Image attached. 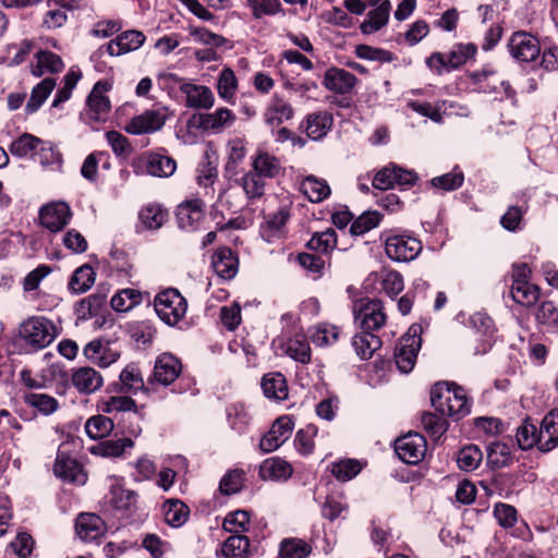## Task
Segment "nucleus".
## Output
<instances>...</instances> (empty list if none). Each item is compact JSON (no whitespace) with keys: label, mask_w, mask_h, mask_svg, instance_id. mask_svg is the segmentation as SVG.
Masks as SVG:
<instances>
[{"label":"nucleus","mask_w":558,"mask_h":558,"mask_svg":"<svg viewBox=\"0 0 558 558\" xmlns=\"http://www.w3.org/2000/svg\"><path fill=\"white\" fill-rule=\"evenodd\" d=\"M215 272L222 279L230 280L238 274V256L227 246L219 247L211 257Z\"/></svg>","instance_id":"nucleus-24"},{"label":"nucleus","mask_w":558,"mask_h":558,"mask_svg":"<svg viewBox=\"0 0 558 558\" xmlns=\"http://www.w3.org/2000/svg\"><path fill=\"white\" fill-rule=\"evenodd\" d=\"M430 402L437 412L457 421L471 412V402L465 390L454 384H436L430 390Z\"/></svg>","instance_id":"nucleus-1"},{"label":"nucleus","mask_w":558,"mask_h":558,"mask_svg":"<svg viewBox=\"0 0 558 558\" xmlns=\"http://www.w3.org/2000/svg\"><path fill=\"white\" fill-rule=\"evenodd\" d=\"M78 537L85 542L100 538L106 532L104 520L95 513H81L75 522Z\"/></svg>","instance_id":"nucleus-22"},{"label":"nucleus","mask_w":558,"mask_h":558,"mask_svg":"<svg viewBox=\"0 0 558 558\" xmlns=\"http://www.w3.org/2000/svg\"><path fill=\"white\" fill-rule=\"evenodd\" d=\"M341 335V329L332 324L322 323L311 331L312 342L317 347H328L336 343Z\"/></svg>","instance_id":"nucleus-46"},{"label":"nucleus","mask_w":558,"mask_h":558,"mask_svg":"<svg viewBox=\"0 0 558 558\" xmlns=\"http://www.w3.org/2000/svg\"><path fill=\"white\" fill-rule=\"evenodd\" d=\"M196 172L197 184L205 190L204 196L211 198L215 193L213 185L218 177L217 168L211 162H204L198 166Z\"/></svg>","instance_id":"nucleus-59"},{"label":"nucleus","mask_w":558,"mask_h":558,"mask_svg":"<svg viewBox=\"0 0 558 558\" xmlns=\"http://www.w3.org/2000/svg\"><path fill=\"white\" fill-rule=\"evenodd\" d=\"M96 272L88 264H84L70 278L69 290L75 294L84 293L92 288L95 282Z\"/></svg>","instance_id":"nucleus-38"},{"label":"nucleus","mask_w":558,"mask_h":558,"mask_svg":"<svg viewBox=\"0 0 558 558\" xmlns=\"http://www.w3.org/2000/svg\"><path fill=\"white\" fill-rule=\"evenodd\" d=\"M180 90L186 97L187 107L209 109L214 105V94L207 86L184 83L180 86Z\"/></svg>","instance_id":"nucleus-28"},{"label":"nucleus","mask_w":558,"mask_h":558,"mask_svg":"<svg viewBox=\"0 0 558 558\" xmlns=\"http://www.w3.org/2000/svg\"><path fill=\"white\" fill-rule=\"evenodd\" d=\"M294 422L289 415L278 417L270 429L262 437L259 448L264 453L272 452L283 445L292 435Z\"/></svg>","instance_id":"nucleus-14"},{"label":"nucleus","mask_w":558,"mask_h":558,"mask_svg":"<svg viewBox=\"0 0 558 558\" xmlns=\"http://www.w3.org/2000/svg\"><path fill=\"white\" fill-rule=\"evenodd\" d=\"M312 553V547L305 541L296 537H287L280 542V558H305Z\"/></svg>","instance_id":"nucleus-47"},{"label":"nucleus","mask_w":558,"mask_h":558,"mask_svg":"<svg viewBox=\"0 0 558 558\" xmlns=\"http://www.w3.org/2000/svg\"><path fill=\"white\" fill-rule=\"evenodd\" d=\"M487 461L495 469L509 465L512 462L510 447L500 441L489 444L487 447Z\"/></svg>","instance_id":"nucleus-51"},{"label":"nucleus","mask_w":558,"mask_h":558,"mask_svg":"<svg viewBox=\"0 0 558 558\" xmlns=\"http://www.w3.org/2000/svg\"><path fill=\"white\" fill-rule=\"evenodd\" d=\"M294 110L284 98L274 95L264 112V121L270 126H279L293 118Z\"/></svg>","instance_id":"nucleus-26"},{"label":"nucleus","mask_w":558,"mask_h":558,"mask_svg":"<svg viewBox=\"0 0 558 558\" xmlns=\"http://www.w3.org/2000/svg\"><path fill=\"white\" fill-rule=\"evenodd\" d=\"M143 300L142 292L136 289H122L110 301L111 307L117 312H128L138 305Z\"/></svg>","instance_id":"nucleus-48"},{"label":"nucleus","mask_w":558,"mask_h":558,"mask_svg":"<svg viewBox=\"0 0 558 558\" xmlns=\"http://www.w3.org/2000/svg\"><path fill=\"white\" fill-rule=\"evenodd\" d=\"M220 554L225 558H248L251 555V543L243 534H232L220 547Z\"/></svg>","instance_id":"nucleus-34"},{"label":"nucleus","mask_w":558,"mask_h":558,"mask_svg":"<svg viewBox=\"0 0 558 558\" xmlns=\"http://www.w3.org/2000/svg\"><path fill=\"white\" fill-rule=\"evenodd\" d=\"M463 181V172L458 168H454L451 172L433 178L430 180V185L434 189L440 190L442 192H450L461 187Z\"/></svg>","instance_id":"nucleus-57"},{"label":"nucleus","mask_w":558,"mask_h":558,"mask_svg":"<svg viewBox=\"0 0 558 558\" xmlns=\"http://www.w3.org/2000/svg\"><path fill=\"white\" fill-rule=\"evenodd\" d=\"M53 472L58 477L76 484H84L87 478L77 460L63 451L57 453Z\"/></svg>","instance_id":"nucleus-20"},{"label":"nucleus","mask_w":558,"mask_h":558,"mask_svg":"<svg viewBox=\"0 0 558 558\" xmlns=\"http://www.w3.org/2000/svg\"><path fill=\"white\" fill-rule=\"evenodd\" d=\"M154 307L162 322L174 326L185 316L187 302L177 289L169 288L156 295Z\"/></svg>","instance_id":"nucleus-5"},{"label":"nucleus","mask_w":558,"mask_h":558,"mask_svg":"<svg viewBox=\"0 0 558 558\" xmlns=\"http://www.w3.org/2000/svg\"><path fill=\"white\" fill-rule=\"evenodd\" d=\"M36 62L31 65L34 76L40 77L45 74H56L64 69V62L60 56L49 50H39L35 54Z\"/></svg>","instance_id":"nucleus-27"},{"label":"nucleus","mask_w":558,"mask_h":558,"mask_svg":"<svg viewBox=\"0 0 558 558\" xmlns=\"http://www.w3.org/2000/svg\"><path fill=\"white\" fill-rule=\"evenodd\" d=\"M251 167V170L267 180L279 177L283 171L280 159L263 149H258L252 157Z\"/></svg>","instance_id":"nucleus-23"},{"label":"nucleus","mask_w":558,"mask_h":558,"mask_svg":"<svg viewBox=\"0 0 558 558\" xmlns=\"http://www.w3.org/2000/svg\"><path fill=\"white\" fill-rule=\"evenodd\" d=\"M23 401L43 415H50L59 409L58 400L47 393L28 392L23 396Z\"/></svg>","instance_id":"nucleus-45"},{"label":"nucleus","mask_w":558,"mask_h":558,"mask_svg":"<svg viewBox=\"0 0 558 558\" xmlns=\"http://www.w3.org/2000/svg\"><path fill=\"white\" fill-rule=\"evenodd\" d=\"M138 217L146 229L157 230L167 221L168 211L158 204H148L141 209Z\"/></svg>","instance_id":"nucleus-43"},{"label":"nucleus","mask_w":558,"mask_h":558,"mask_svg":"<svg viewBox=\"0 0 558 558\" xmlns=\"http://www.w3.org/2000/svg\"><path fill=\"white\" fill-rule=\"evenodd\" d=\"M333 124L332 116L327 111L310 113L306 117V134L314 141L327 135Z\"/></svg>","instance_id":"nucleus-30"},{"label":"nucleus","mask_w":558,"mask_h":558,"mask_svg":"<svg viewBox=\"0 0 558 558\" xmlns=\"http://www.w3.org/2000/svg\"><path fill=\"white\" fill-rule=\"evenodd\" d=\"M288 356L302 364L311 362V348L304 336L291 338L286 343Z\"/></svg>","instance_id":"nucleus-52"},{"label":"nucleus","mask_w":558,"mask_h":558,"mask_svg":"<svg viewBox=\"0 0 558 558\" xmlns=\"http://www.w3.org/2000/svg\"><path fill=\"white\" fill-rule=\"evenodd\" d=\"M71 217L70 206L61 201L51 202L39 209L40 225L53 233L61 231L68 226Z\"/></svg>","instance_id":"nucleus-13"},{"label":"nucleus","mask_w":558,"mask_h":558,"mask_svg":"<svg viewBox=\"0 0 558 558\" xmlns=\"http://www.w3.org/2000/svg\"><path fill=\"white\" fill-rule=\"evenodd\" d=\"M83 353L87 360L100 367H108L120 357V352L111 348L109 341L101 339L89 341L84 347Z\"/></svg>","instance_id":"nucleus-19"},{"label":"nucleus","mask_w":558,"mask_h":558,"mask_svg":"<svg viewBox=\"0 0 558 558\" xmlns=\"http://www.w3.org/2000/svg\"><path fill=\"white\" fill-rule=\"evenodd\" d=\"M113 421L105 415H95L87 420L85 432L90 439H100L113 429Z\"/></svg>","instance_id":"nucleus-53"},{"label":"nucleus","mask_w":558,"mask_h":558,"mask_svg":"<svg viewBox=\"0 0 558 558\" xmlns=\"http://www.w3.org/2000/svg\"><path fill=\"white\" fill-rule=\"evenodd\" d=\"M71 384L80 393L92 395L101 388L104 378L95 368L84 366L73 369Z\"/></svg>","instance_id":"nucleus-21"},{"label":"nucleus","mask_w":558,"mask_h":558,"mask_svg":"<svg viewBox=\"0 0 558 558\" xmlns=\"http://www.w3.org/2000/svg\"><path fill=\"white\" fill-rule=\"evenodd\" d=\"M511 296L518 304L531 306L539 299V288L530 281L512 283Z\"/></svg>","instance_id":"nucleus-50"},{"label":"nucleus","mask_w":558,"mask_h":558,"mask_svg":"<svg viewBox=\"0 0 558 558\" xmlns=\"http://www.w3.org/2000/svg\"><path fill=\"white\" fill-rule=\"evenodd\" d=\"M538 428L529 420H525L517 429V442L522 450L532 449L537 446L539 449Z\"/></svg>","instance_id":"nucleus-54"},{"label":"nucleus","mask_w":558,"mask_h":558,"mask_svg":"<svg viewBox=\"0 0 558 558\" xmlns=\"http://www.w3.org/2000/svg\"><path fill=\"white\" fill-rule=\"evenodd\" d=\"M54 87L56 80L52 77H46L40 83H38L31 93V97L25 106V111L27 113L36 112L51 94Z\"/></svg>","instance_id":"nucleus-40"},{"label":"nucleus","mask_w":558,"mask_h":558,"mask_svg":"<svg viewBox=\"0 0 558 558\" xmlns=\"http://www.w3.org/2000/svg\"><path fill=\"white\" fill-rule=\"evenodd\" d=\"M421 424L423 429L433 439H439L448 429V423L446 418L432 412H424L422 414Z\"/></svg>","instance_id":"nucleus-55"},{"label":"nucleus","mask_w":558,"mask_h":558,"mask_svg":"<svg viewBox=\"0 0 558 558\" xmlns=\"http://www.w3.org/2000/svg\"><path fill=\"white\" fill-rule=\"evenodd\" d=\"M112 85L106 80L98 81L86 99V109L81 113L84 122L106 121L110 112V100L106 96Z\"/></svg>","instance_id":"nucleus-6"},{"label":"nucleus","mask_w":558,"mask_h":558,"mask_svg":"<svg viewBox=\"0 0 558 558\" xmlns=\"http://www.w3.org/2000/svg\"><path fill=\"white\" fill-rule=\"evenodd\" d=\"M138 495L134 490L124 488L121 485H112L110 489V504L113 508L122 511H130L136 509Z\"/></svg>","instance_id":"nucleus-36"},{"label":"nucleus","mask_w":558,"mask_h":558,"mask_svg":"<svg viewBox=\"0 0 558 558\" xmlns=\"http://www.w3.org/2000/svg\"><path fill=\"white\" fill-rule=\"evenodd\" d=\"M357 77L351 72L331 66L326 70L322 85L329 92L338 95L350 94L357 84Z\"/></svg>","instance_id":"nucleus-16"},{"label":"nucleus","mask_w":558,"mask_h":558,"mask_svg":"<svg viewBox=\"0 0 558 558\" xmlns=\"http://www.w3.org/2000/svg\"><path fill=\"white\" fill-rule=\"evenodd\" d=\"M301 191L312 203H319L330 195L328 183L314 175H307L301 183Z\"/></svg>","instance_id":"nucleus-37"},{"label":"nucleus","mask_w":558,"mask_h":558,"mask_svg":"<svg viewBox=\"0 0 558 558\" xmlns=\"http://www.w3.org/2000/svg\"><path fill=\"white\" fill-rule=\"evenodd\" d=\"M146 169L150 175L169 178L175 172L177 162L170 156L159 153H150L147 156Z\"/></svg>","instance_id":"nucleus-33"},{"label":"nucleus","mask_w":558,"mask_h":558,"mask_svg":"<svg viewBox=\"0 0 558 558\" xmlns=\"http://www.w3.org/2000/svg\"><path fill=\"white\" fill-rule=\"evenodd\" d=\"M134 442L131 438H117V439H107L105 441L99 442L94 452L100 454L105 458H120L128 450L132 449Z\"/></svg>","instance_id":"nucleus-39"},{"label":"nucleus","mask_w":558,"mask_h":558,"mask_svg":"<svg viewBox=\"0 0 558 558\" xmlns=\"http://www.w3.org/2000/svg\"><path fill=\"white\" fill-rule=\"evenodd\" d=\"M477 52V47L472 43L456 44L448 53L433 52L426 58V66L438 75L451 72L465 64Z\"/></svg>","instance_id":"nucleus-3"},{"label":"nucleus","mask_w":558,"mask_h":558,"mask_svg":"<svg viewBox=\"0 0 558 558\" xmlns=\"http://www.w3.org/2000/svg\"><path fill=\"white\" fill-rule=\"evenodd\" d=\"M539 451L549 452L558 446V410L549 411L538 428Z\"/></svg>","instance_id":"nucleus-25"},{"label":"nucleus","mask_w":558,"mask_h":558,"mask_svg":"<svg viewBox=\"0 0 558 558\" xmlns=\"http://www.w3.org/2000/svg\"><path fill=\"white\" fill-rule=\"evenodd\" d=\"M510 56L518 62L531 63L541 56V44L536 36L525 31L512 33L508 44Z\"/></svg>","instance_id":"nucleus-8"},{"label":"nucleus","mask_w":558,"mask_h":558,"mask_svg":"<svg viewBox=\"0 0 558 558\" xmlns=\"http://www.w3.org/2000/svg\"><path fill=\"white\" fill-rule=\"evenodd\" d=\"M146 40L143 32L129 29L117 35L114 39L101 45L93 54L92 59H100L106 53L110 57H120L140 49Z\"/></svg>","instance_id":"nucleus-7"},{"label":"nucleus","mask_w":558,"mask_h":558,"mask_svg":"<svg viewBox=\"0 0 558 558\" xmlns=\"http://www.w3.org/2000/svg\"><path fill=\"white\" fill-rule=\"evenodd\" d=\"M292 474L290 463L279 457H271L264 460L259 466V476L263 480H287Z\"/></svg>","instance_id":"nucleus-31"},{"label":"nucleus","mask_w":558,"mask_h":558,"mask_svg":"<svg viewBox=\"0 0 558 558\" xmlns=\"http://www.w3.org/2000/svg\"><path fill=\"white\" fill-rule=\"evenodd\" d=\"M381 239L387 257L397 263L414 260L423 248L422 242L407 232L388 230L383 233Z\"/></svg>","instance_id":"nucleus-2"},{"label":"nucleus","mask_w":558,"mask_h":558,"mask_svg":"<svg viewBox=\"0 0 558 558\" xmlns=\"http://www.w3.org/2000/svg\"><path fill=\"white\" fill-rule=\"evenodd\" d=\"M120 381L125 391L136 392L144 388V380L140 369L134 365H128L120 374Z\"/></svg>","instance_id":"nucleus-64"},{"label":"nucleus","mask_w":558,"mask_h":558,"mask_svg":"<svg viewBox=\"0 0 558 558\" xmlns=\"http://www.w3.org/2000/svg\"><path fill=\"white\" fill-rule=\"evenodd\" d=\"M352 347L361 360H368L381 347V340L373 332L363 330L352 338Z\"/></svg>","instance_id":"nucleus-35"},{"label":"nucleus","mask_w":558,"mask_h":558,"mask_svg":"<svg viewBox=\"0 0 558 558\" xmlns=\"http://www.w3.org/2000/svg\"><path fill=\"white\" fill-rule=\"evenodd\" d=\"M205 202L194 198L179 205L177 220L179 228L185 231L196 230L204 219Z\"/></svg>","instance_id":"nucleus-17"},{"label":"nucleus","mask_w":558,"mask_h":558,"mask_svg":"<svg viewBox=\"0 0 558 558\" xmlns=\"http://www.w3.org/2000/svg\"><path fill=\"white\" fill-rule=\"evenodd\" d=\"M166 123V114L160 110H146L134 117L125 130L130 134L141 135L160 130Z\"/></svg>","instance_id":"nucleus-18"},{"label":"nucleus","mask_w":558,"mask_h":558,"mask_svg":"<svg viewBox=\"0 0 558 558\" xmlns=\"http://www.w3.org/2000/svg\"><path fill=\"white\" fill-rule=\"evenodd\" d=\"M222 527L231 534H242L248 531L250 513L245 510H236L227 514Z\"/></svg>","instance_id":"nucleus-58"},{"label":"nucleus","mask_w":558,"mask_h":558,"mask_svg":"<svg viewBox=\"0 0 558 558\" xmlns=\"http://www.w3.org/2000/svg\"><path fill=\"white\" fill-rule=\"evenodd\" d=\"M362 470V465L357 460L344 459L331 464L332 475L341 481L347 482L356 476Z\"/></svg>","instance_id":"nucleus-60"},{"label":"nucleus","mask_w":558,"mask_h":558,"mask_svg":"<svg viewBox=\"0 0 558 558\" xmlns=\"http://www.w3.org/2000/svg\"><path fill=\"white\" fill-rule=\"evenodd\" d=\"M413 333L404 335L395 349V362L398 369L403 373H410L415 363L418 350L421 348V338L416 333V328L411 327Z\"/></svg>","instance_id":"nucleus-11"},{"label":"nucleus","mask_w":558,"mask_h":558,"mask_svg":"<svg viewBox=\"0 0 558 558\" xmlns=\"http://www.w3.org/2000/svg\"><path fill=\"white\" fill-rule=\"evenodd\" d=\"M266 180L253 170L244 173L239 180L246 197L251 201L259 199L264 196L266 190Z\"/></svg>","instance_id":"nucleus-41"},{"label":"nucleus","mask_w":558,"mask_h":558,"mask_svg":"<svg viewBox=\"0 0 558 558\" xmlns=\"http://www.w3.org/2000/svg\"><path fill=\"white\" fill-rule=\"evenodd\" d=\"M383 310L381 301L376 299L360 300L353 306L355 320L360 323L362 330L369 332L385 325L386 315Z\"/></svg>","instance_id":"nucleus-10"},{"label":"nucleus","mask_w":558,"mask_h":558,"mask_svg":"<svg viewBox=\"0 0 558 558\" xmlns=\"http://www.w3.org/2000/svg\"><path fill=\"white\" fill-rule=\"evenodd\" d=\"M234 119L235 117L231 110L227 108H219L203 118V125L205 129L221 130L231 124Z\"/></svg>","instance_id":"nucleus-62"},{"label":"nucleus","mask_w":558,"mask_h":558,"mask_svg":"<svg viewBox=\"0 0 558 558\" xmlns=\"http://www.w3.org/2000/svg\"><path fill=\"white\" fill-rule=\"evenodd\" d=\"M483 459V453L475 445L463 447L458 454V466L463 471L475 470Z\"/></svg>","instance_id":"nucleus-61"},{"label":"nucleus","mask_w":558,"mask_h":558,"mask_svg":"<svg viewBox=\"0 0 558 558\" xmlns=\"http://www.w3.org/2000/svg\"><path fill=\"white\" fill-rule=\"evenodd\" d=\"M290 217L291 213L289 206H280L276 213L268 216L265 231L268 232L269 236L278 235L282 232V229L284 228Z\"/></svg>","instance_id":"nucleus-63"},{"label":"nucleus","mask_w":558,"mask_h":558,"mask_svg":"<svg viewBox=\"0 0 558 558\" xmlns=\"http://www.w3.org/2000/svg\"><path fill=\"white\" fill-rule=\"evenodd\" d=\"M189 517L187 507L179 500H169L165 504V521L167 524L179 527L183 525Z\"/></svg>","instance_id":"nucleus-56"},{"label":"nucleus","mask_w":558,"mask_h":558,"mask_svg":"<svg viewBox=\"0 0 558 558\" xmlns=\"http://www.w3.org/2000/svg\"><path fill=\"white\" fill-rule=\"evenodd\" d=\"M426 440L418 433H409L396 440L395 451L408 464H417L426 453Z\"/></svg>","instance_id":"nucleus-12"},{"label":"nucleus","mask_w":558,"mask_h":558,"mask_svg":"<svg viewBox=\"0 0 558 558\" xmlns=\"http://www.w3.org/2000/svg\"><path fill=\"white\" fill-rule=\"evenodd\" d=\"M260 385L265 397L268 399L283 401L288 398L289 390L287 380L279 372H272L264 375Z\"/></svg>","instance_id":"nucleus-29"},{"label":"nucleus","mask_w":558,"mask_h":558,"mask_svg":"<svg viewBox=\"0 0 558 558\" xmlns=\"http://www.w3.org/2000/svg\"><path fill=\"white\" fill-rule=\"evenodd\" d=\"M106 305V295L90 294L75 304V314L80 319H88L101 313Z\"/></svg>","instance_id":"nucleus-42"},{"label":"nucleus","mask_w":558,"mask_h":558,"mask_svg":"<svg viewBox=\"0 0 558 558\" xmlns=\"http://www.w3.org/2000/svg\"><path fill=\"white\" fill-rule=\"evenodd\" d=\"M21 339L33 350L48 347L57 337V327L44 316H32L22 322L19 328Z\"/></svg>","instance_id":"nucleus-4"},{"label":"nucleus","mask_w":558,"mask_h":558,"mask_svg":"<svg viewBox=\"0 0 558 558\" xmlns=\"http://www.w3.org/2000/svg\"><path fill=\"white\" fill-rule=\"evenodd\" d=\"M181 372L182 364L180 360L171 353H162L157 356L148 381L153 385L169 386L179 377Z\"/></svg>","instance_id":"nucleus-15"},{"label":"nucleus","mask_w":558,"mask_h":558,"mask_svg":"<svg viewBox=\"0 0 558 558\" xmlns=\"http://www.w3.org/2000/svg\"><path fill=\"white\" fill-rule=\"evenodd\" d=\"M390 10L391 4L388 0L383 1L377 8L371 10L367 13V20L360 25L361 32L365 35L378 32L387 24Z\"/></svg>","instance_id":"nucleus-32"},{"label":"nucleus","mask_w":558,"mask_h":558,"mask_svg":"<svg viewBox=\"0 0 558 558\" xmlns=\"http://www.w3.org/2000/svg\"><path fill=\"white\" fill-rule=\"evenodd\" d=\"M104 412L109 414L121 413V420L123 422H129V425L125 426V428L131 436H137L142 432V427L140 425L142 415L137 411L136 403L131 397H110L109 400L104 405Z\"/></svg>","instance_id":"nucleus-9"},{"label":"nucleus","mask_w":558,"mask_h":558,"mask_svg":"<svg viewBox=\"0 0 558 558\" xmlns=\"http://www.w3.org/2000/svg\"><path fill=\"white\" fill-rule=\"evenodd\" d=\"M40 144H43V141L39 137L24 133L10 144L9 150L13 156L24 158L33 156Z\"/></svg>","instance_id":"nucleus-49"},{"label":"nucleus","mask_w":558,"mask_h":558,"mask_svg":"<svg viewBox=\"0 0 558 558\" xmlns=\"http://www.w3.org/2000/svg\"><path fill=\"white\" fill-rule=\"evenodd\" d=\"M337 246V234L332 229L315 233L307 242L308 250L327 258Z\"/></svg>","instance_id":"nucleus-44"}]
</instances>
